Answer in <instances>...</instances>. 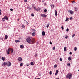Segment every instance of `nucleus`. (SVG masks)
I'll list each match as a JSON object with an SVG mask.
<instances>
[{
	"label": "nucleus",
	"instance_id": "nucleus-1",
	"mask_svg": "<svg viewBox=\"0 0 79 79\" xmlns=\"http://www.w3.org/2000/svg\"><path fill=\"white\" fill-rule=\"evenodd\" d=\"M31 39H32V37H29L26 39V41L29 44H31Z\"/></svg>",
	"mask_w": 79,
	"mask_h": 79
},
{
	"label": "nucleus",
	"instance_id": "nucleus-2",
	"mask_svg": "<svg viewBox=\"0 0 79 79\" xmlns=\"http://www.w3.org/2000/svg\"><path fill=\"white\" fill-rule=\"evenodd\" d=\"M11 52V53H13V49L12 48H9L8 49L7 51V53L8 55H9L10 54V52Z\"/></svg>",
	"mask_w": 79,
	"mask_h": 79
},
{
	"label": "nucleus",
	"instance_id": "nucleus-3",
	"mask_svg": "<svg viewBox=\"0 0 79 79\" xmlns=\"http://www.w3.org/2000/svg\"><path fill=\"white\" fill-rule=\"evenodd\" d=\"M71 77H72V74L71 73L69 74L68 73L66 75V77L68 78V77L69 79H70L71 78Z\"/></svg>",
	"mask_w": 79,
	"mask_h": 79
},
{
	"label": "nucleus",
	"instance_id": "nucleus-4",
	"mask_svg": "<svg viewBox=\"0 0 79 79\" xmlns=\"http://www.w3.org/2000/svg\"><path fill=\"white\" fill-rule=\"evenodd\" d=\"M31 44H34L35 43V39L34 38H32L31 40Z\"/></svg>",
	"mask_w": 79,
	"mask_h": 79
},
{
	"label": "nucleus",
	"instance_id": "nucleus-5",
	"mask_svg": "<svg viewBox=\"0 0 79 79\" xmlns=\"http://www.w3.org/2000/svg\"><path fill=\"white\" fill-rule=\"evenodd\" d=\"M7 64L8 66H10L11 65V63L10 62H7Z\"/></svg>",
	"mask_w": 79,
	"mask_h": 79
},
{
	"label": "nucleus",
	"instance_id": "nucleus-6",
	"mask_svg": "<svg viewBox=\"0 0 79 79\" xmlns=\"http://www.w3.org/2000/svg\"><path fill=\"white\" fill-rule=\"evenodd\" d=\"M40 16H42V17H45L47 16V15L45 14H41Z\"/></svg>",
	"mask_w": 79,
	"mask_h": 79
},
{
	"label": "nucleus",
	"instance_id": "nucleus-7",
	"mask_svg": "<svg viewBox=\"0 0 79 79\" xmlns=\"http://www.w3.org/2000/svg\"><path fill=\"white\" fill-rule=\"evenodd\" d=\"M18 60L19 61H22V58L21 57H19L18 58Z\"/></svg>",
	"mask_w": 79,
	"mask_h": 79
},
{
	"label": "nucleus",
	"instance_id": "nucleus-8",
	"mask_svg": "<svg viewBox=\"0 0 79 79\" xmlns=\"http://www.w3.org/2000/svg\"><path fill=\"white\" fill-rule=\"evenodd\" d=\"M69 12L71 14V15H73V10H70L69 11Z\"/></svg>",
	"mask_w": 79,
	"mask_h": 79
},
{
	"label": "nucleus",
	"instance_id": "nucleus-9",
	"mask_svg": "<svg viewBox=\"0 0 79 79\" xmlns=\"http://www.w3.org/2000/svg\"><path fill=\"white\" fill-rule=\"evenodd\" d=\"M3 64L4 66H6L7 64V62H4Z\"/></svg>",
	"mask_w": 79,
	"mask_h": 79
},
{
	"label": "nucleus",
	"instance_id": "nucleus-10",
	"mask_svg": "<svg viewBox=\"0 0 79 79\" xmlns=\"http://www.w3.org/2000/svg\"><path fill=\"white\" fill-rule=\"evenodd\" d=\"M5 39H6V40L8 39V35H5Z\"/></svg>",
	"mask_w": 79,
	"mask_h": 79
},
{
	"label": "nucleus",
	"instance_id": "nucleus-11",
	"mask_svg": "<svg viewBox=\"0 0 79 79\" xmlns=\"http://www.w3.org/2000/svg\"><path fill=\"white\" fill-rule=\"evenodd\" d=\"M58 70H56V73H55V75H56H56H57V74H58Z\"/></svg>",
	"mask_w": 79,
	"mask_h": 79
},
{
	"label": "nucleus",
	"instance_id": "nucleus-12",
	"mask_svg": "<svg viewBox=\"0 0 79 79\" xmlns=\"http://www.w3.org/2000/svg\"><path fill=\"white\" fill-rule=\"evenodd\" d=\"M20 47L21 48H24V46H23V45H20Z\"/></svg>",
	"mask_w": 79,
	"mask_h": 79
},
{
	"label": "nucleus",
	"instance_id": "nucleus-13",
	"mask_svg": "<svg viewBox=\"0 0 79 79\" xmlns=\"http://www.w3.org/2000/svg\"><path fill=\"white\" fill-rule=\"evenodd\" d=\"M42 34L43 35H45V31H43L42 33Z\"/></svg>",
	"mask_w": 79,
	"mask_h": 79
},
{
	"label": "nucleus",
	"instance_id": "nucleus-14",
	"mask_svg": "<svg viewBox=\"0 0 79 79\" xmlns=\"http://www.w3.org/2000/svg\"><path fill=\"white\" fill-rule=\"evenodd\" d=\"M15 42H16V43H18V42H20V41L19 40H15Z\"/></svg>",
	"mask_w": 79,
	"mask_h": 79
},
{
	"label": "nucleus",
	"instance_id": "nucleus-15",
	"mask_svg": "<svg viewBox=\"0 0 79 79\" xmlns=\"http://www.w3.org/2000/svg\"><path fill=\"white\" fill-rule=\"evenodd\" d=\"M68 60L69 61H71V57H69Z\"/></svg>",
	"mask_w": 79,
	"mask_h": 79
},
{
	"label": "nucleus",
	"instance_id": "nucleus-16",
	"mask_svg": "<svg viewBox=\"0 0 79 79\" xmlns=\"http://www.w3.org/2000/svg\"><path fill=\"white\" fill-rule=\"evenodd\" d=\"M49 25H50V24L49 23H48V24H47V26H46L47 28H48V27H49Z\"/></svg>",
	"mask_w": 79,
	"mask_h": 79
},
{
	"label": "nucleus",
	"instance_id": "nucleus-17",
	"mask_svg": "<svg viewBox=\"0 0 79 79\" xmlns=\"http://www.w3.org/2000/svg\"><path fill=\"white\" fill-rule=\"evenodd\" d=\"M32 36H35V33L33 32L32 33Z\"/></svg>",
	"mask_w": 79,
	"mask_h": 79
},
{
	"label": "nucleus",
	"instance_id": "nucleus-18",
	"mask_svg": "<svg viewBox=\"0 0 79 79\" xmlns=\"http://www.w3.org/2000/svg\"><path fill=\"white\" fill-rule=\"evenodd\" d=\"M57 11L56 10H55V15L56 16H57Z\"/></svg>",
	"mask_w": 79,
	"mask_h": 79
},
{
	"label": "nucleus",
	"instance_id": "nucleus-19",
	"mask_svg": "<svg viewBox=\"0 0 79 79\" xmlns=\"http://www.w3.org/2000/svg\"><path fill=\"white\" fill-rule=\"evenodd\" d=\"M4 19L6 20H8V18L6 16L4 17Z\"/></svg>",
	"mask_w": 79,
	"mask_h": 79
},
{
	"label": "nucleus",
	"instance_id": "nucleus-20",
	"mask_svg": "<svg viewBox=\"0 0 79 79\" xmlns=\"http://www.w3.org/2000/svg\"><path fill=\"white\" fill-rule=\"evenodd\" d=\"M64 51H66V50H66V47H64Z\"/></svg>",
	"mask_w": 79,
	"mask_h": 79
},
{
	"label": "nucleus",
	"instance_id": "nucleus-21",
	"mask_svg": "<svg viewBox=\"0 0 79 79\" xmlns=\"http://www.w3.org/2000/svg\"><path fill=\"white\" fill-rule=\"evenodd\" d=\"M31 65H32V66H33V65H34V62H31Z\"/></svg>",
	"mask_w": 79,
	"mask_h": 79
},
{
	"label": "nucleus",
	"instance_id": "nucleus-22",
	"mask_svg": "<svg viewBox=\"0 0 79 79\" xmlns=\"http://www.w3.org/2000/svg\"><path fill=\"white\" fill-rule=\"evenodd\" d=\"M77 50V48L76 47L74 48V51H76Z\"/></svg>",
	"mask_w": 79,
	"mask_h": 79
},
{
	"label": "nucleus",
	"instance_id": "nucleus-23",
	"mask_svg": "<svg viewBox=\"0 0 79 79\" xmlns=\"http://www.w3.org/2000/svg\"><path fill=\"white\" fill-rule=\"evenodd\" d=\"M5 60V57H2V60L3 61H4Z\"/></svg>",
	"mask_w": 79,
	"mask_h": 79
},
{
	"label": "nucleus",
	"instance_id": "nucleus-24",
	"mask_svg": "<svg viewBox=\"0 0 79 79\" xmlns=\"http://www.w3.org/2000/svg\"><path fill=\"white\" fill-rule=\"evenodd\" d=\"M34 56H35V57H37V54L36 53H35V54Z\"/></svg>",
	"mask_w": 79,
	"mask_h": 79
},
{
	"label": "nucleus",
	"instance_id": "nucleus-25",
	"mask_svg": "<svg viewBox=\"0 0 79 79\" xmlns=\"http://www.w3.org/2000/svg\"><path fill=\"white\" fill-rule=\"evenodd\" d=\"M69 19V18H67L65 20V21H68V20Z\"/></svg>",
	"mask_w": 79,
	"mask_h": 79
},
{
	"label": "nucleus",
	"instance_id": "nucleus-26",
	"mask_svg": "<svg viewBox=\"0 0 79 79\" xmlns=\"http://www.w3.org/2000/svg\"><path fill=\"white\" fill-rule=\"evenodd\" d=\"M75 11H77V8L76 7H75Z\"/></svg>",
	"mask_w": 79,
	"mask_h": 79
},
{
	"label": "nucleus",
	"instance_id": "nucleus-27",
	"mask_svg": "<svg viewBox=\"0 0 79 79\" xmlns=\"http://www.w3.org/2000/svg\"><path fill=\"white\" fill-rule=\"evenodd\" d=\"M47 9H45L44 10V13H46V12H47Z\"/></svg>",
	"mask_w": 79,
	"mask_h": 79
},
{
	"label": "nucleus",
	"instance_id": "nucleus-28",
	"mask_svg": "<svg viewBox=\"0 0 79 79\" xmlns=\"http://www.w3.org/2000/svg\"><path fill=\"white\" fill-rule=\"evenodd\" d=\"M52 71H50V72H49V74H50V75H52Z\"/></svg>",
	"mask_w": 79,
	"mask_h": 79
},
{
	"label": "nucleus",
	"instance_id": "nucleus-29",
	"mask_svg": "<svg viewBox=\"0 0 79 79\" xmlns=\"http://www.w3.org/2000/svg\"><path fill=\"white\" fill-rule=\"evenodd\" d=\"M2 20L3 21H5V18L4 19V18H2Z\"/></svg>",
	"mask_w": 79,
	"mask_h": 79
},
{
	"label": "nucleus",
	"instance_id": "nucleus-30",
	"mask_svg": "<svg viewBox=\"0 0 79 79\" xmlns=\"http://www.w3.org/2000/svg\"><path fill=\"white\" fill-rule=\"evenodd\" d=\"M31 16H34V14H33V13L31 14Z\"/></svg>",
	"mask_w": 79,
	"mask_h": 79
},
{
	"label": "nucleus",
	"instance_id": "nucleus-31",
	"mask_svg": "<svg viewBox=\"0 0 79 79\" xmlns=\"http://www.w3.org/2000/svg\"><path fill=\"white\" fill-rule=\"evenodd\" d=\"M22 27L23 28H24L25 27V26H24V25H22Z\"/></svg>",
	"mask_w": 79,
	"mask_h": 79
},
{
	"label": "nucleus",
	"instance_id": "nucleus-32",
	"mask_svg": "<svg viewBox=\"0 0 79 79\" xmlns=\"http://www.w3.org/2000/svg\"><path fill=\"white\" fill-rule=\"evenodd\" d=\"M20 66H23V63H22L20 64Z\"/></svg>",
	"mask_w": 79,
	"mask_h": 79
},
{
	"label": "nucleus",
	"instance_id": "nucleus-33",
	"mask_svg": "<svg viewBox=\"0 0 79 79\" xmlns=\"http://www.w3.org/2000/svg\"><path fill=\"white\" fill-rule=\"evenodd\" d=\"M67 66H70V64L69 63H68Z\"/></svg>",
	"mask_w": 79,
	"mask_h": 79
},
{
	"label": "nucleus",
	"instance_id": "nucleus-34",
	"mask_svg": "<svg viewBox=\"0 0 79 79\" xmlns=\"http://www.w3.org/2000/svg\"><path fill=\"white\" fill-rule=\"evenodd\" d=\"M57 67V65H55L54 66V68H56Z\"/></svg>",
	"mask_w": 79,
	"mask_h": 79
},
{
	"label": "nucleus",
	"instance_id": "nucleus-35",
	"mask_svg": "<svg viewBox=\"0 0 79 79\" xmlns=\"http://www.w3.org/2000/svg\"><path fill=\"white\" fill-rule=\"evenodd\" d=\"M61 29L62 30H63L64 29V27H63V26L61 27Z\"/></svg>",
	"mask_w": 79,
	"mask_h": 79
},
{
	"label": "nucleus",
	"instance_id": "nucleus-36",
	"mask_svg": "<svg viewBox=\"0 0 79 79\" xmlns=\"http://www.w3.org/2000/svg\"><path fill=\"white\" fill-rule=\"evenodd\" d=\"M72 3H76V2H75V1H72Z\"/></svg>",
	"mask_w": 79,
	"mask_h": 79
},
{
	"label": "nucleus",
	"instance_id": "nucleus-37",
	"mask_svg": "<svg viewBox=\"0 0 79 79\" xmlns=\"http://www.w3.org/2000/svg\"><path fill=\"white\" fill-rule=\"evenodd\" d=\"M66 31H67V32H68V31H69V29L67 28V29H66Z\"/></svg>",
	"mask_w": 79,
	"mask_h": 79
},
{
	"label": "nucleus",
	"instance_id": "nucleus-38",
	"mask_svg": "<svg viewBox=\"0 0 79 79\" xmlns=\"http://www.w3.org/2000/svg\"><path fill=\"white\" fill-rule=\"evenodd\" d=\"M74 36H75V34H73L72 35V37H74Z\"/></svg>",
	"mask_w": 79,
	"mask_h": 79
},
{
	"label": "nucleus",
	"instance_id": "nucleus-39",
	"mask_svg": "<svg viewBox=\"0 0 79 79\" xmlns=\"http://www.w3.org/2000/svg\"><path fill=\"white\" fill-rule=\"evenodd\" d=\"M51 7L52 8H54V5H52H52Z\"/></svg>",
	"mask_w": 79,
	"mask_h": 79
},
{
	"label": "nucleus",
	"instance_id": "nucleus-40",
	"mask_svg": "<svg viewBox=\"0 0 79 79\" xmlns=\"http://www.w3.org/2000/svg\"><path fill=\"white\" fill-rule=\"evenodd\" d=\"M34 9L35 10H36V7H34Z\"/></svg>",
	"mask_w": 79,
	"mask_h": 79
},
{
	"label": "nucleus",
	"instance_id": "nucleus-41",
	"mask_svg": "<svg viewBox=\"0 0 79 79\" xmlns=\"http://www.w3.org/2000/svg\"><path fill=\"white\" fill-rule=\"evenodd\" d=\"M53 50H55V48L54 47H53V48H52Z\"/></svg>",
	"mask_w": 79,
	"mask_h": 79
},
{
	"label": "nucleus",
	"instance_id": "nucleus-42",
	"mask_svg": "<svg viewBox=\"0 0 79 79\" xmlns=\"http://www.w3.org/2000/svg\"><path fill=\"white\" fill-rule=\"evenodd\" d=\"M70 20L73 19V17H70Z\"/></svg>",
	"mask_w": 79,
	"mask_h": 79
},
{
	"label": "nucleus",
	"instance_id": "nucleus-43",
	"mask_svg": "<svg viewBox=\"0 0 79 79\" xmlns=\"http://www.w3.org/2000/svg\"><path fill=\"white\" fill-rule=\"evenodd\" d=\"M60 61H62V58H60Z\"/></svg>",
	"mask_w": 79,
	"mask_h": 79
},
{
	"label": "nucleus",
	"instance_id": "nucleus-44",
	"mask_svg": "<svg viewBox=\"0 0 79 79\" xmlns=\"http://www.w3.org/2000/svg\"><path fill=\"white\" fill-rule=\"evenodd\" d=\"M27 2V0H24V2Z\"/></svg>",
	"mask_w": 79,
	"mask_h": 79
},
{
	"label": "nucleus",
	"instance_id": "nucleus-45",
	"mask_svg": "<svg viewBox=\"0 0 79 79\" xmlns=\"http://www.w3.org/2000/svg\"><path fill=\"white\" fill-rule=\"evenodd\" d=\"M10 10L12 11L13 10L12 9H10Z\"/></svg>",
	"mask_w": 79,
	"mask_h": 79
},
{
	"label": "nucleus",
	"instance_id": "nucleus-46",
	"mask_svg": "<svg viewBox=\"0 0 79 79\" xmlns=\"http://www.w3.org/2000/svg\"><path fill=\"white\" fill-rule=\"evenodd\" d=\"M36 30H35V29H34L33 30V31H34V32H35V31H36Z\"/></svg>",
	"mask_w": 79,
	"mask_h": 79
},
{
	"label": "nucleus",
	"instance_id": "nucleus-47",
	"mask_svg": "<svg viewBox=\"0 0 79 79\" xmlns=\"http://www.w3.org/2000/svg\"><path fill=\"white\" fill-rule=\"evenodd\" d=\"M65 39H68V36H66L65 37Z\"/></svg>",
	"mask_w": 79,
	"mask_h": 79
},
{
	"label": "nucleus",
	"instance_id": "nucleus-48",
	"mask_svg": "<svg viewBox=\"0 0 79 79\" xmlns=\"http://www.w3.org/2000/svg\"><path fill=\"white\" fill-rule=\"evenodd\" d=\"M69 54L70 55H72V52H70Z\"/></svg>",
	"mask_w": 79,
	"mask_h": 79
},
{
	"label": "nucleus",
	"instance_id": "nucleus-49",
	"mask_svg": "<svg viewBox=\"0 0 79 79\" xmlns=\"http://www.w3.org/2000/svg\"><path fill=\"white\" fill-rule=\"evenodd\" d=\"M50 44H52V43L51 42H50Z\"/></svg>",
	"mask_w": 79,
	"mask_h": 79
},
{
	"label": "nucleus",
	"instance_id": "nucleus-50",
	"mask_svg": "<svg viewBox=\"0 0 79 79\" xmlns=\"http://www.w3.org/2000/svg\"><path fill=\"white\" fill-rule=\"evenodd\" d=\"M2 15V13L1 12H0V15Z\"/></svg>",
	"mask_w": 79,
	"mask_h": 79
},
{
	"label": "nucleus",
	"instance_id": "nucleus-51",
	"mask_svg": "<svg viewBox=\"0 0 79 79\" xmlns=\"http://www.w3.org/2000/svg\"><path fill=\"white\" fill-rule=\"evenodd\" d=\"M18 21H19V19H17Z\"/></svg>",
	"mask_w": 79,
	"mask_h": 79
},
{
	"label": "nucleus",
	"instance_id": "nucleus-52",
	"mask_svg": "<svg viewBox=\"0 0 79 79\" xmlns=\"http://www.w3.org/2000/svg\"><path fill=\"white\" fill-rule=\"evenodd\" d=\"M56 79H60V78H57Z\"/></svg>",
	"mask_w": 79,
	"mask_h": 79
},
{
	"label": "nucleus",
	"instance_id": "nucleus-53",
	"mask_svg": "<svg viewBox=\"0 0 79 79\" xmlns=\"http://www.w3.org/2000/svg\"><path fill=\"white\" fill-rule=\"evenodd\" d=\"M27 66H29V65H28V64H27Z\"/></svg>",
	"mask_w": 79,
	"mask_h": 79
},
{
	"label": "nucleus",
	"instance_id": "nucleus-54",
	"mask_svg": "<svg viewBox=\"0 0 79 79\" xmlns=\"http://www.w3.org/2000/svg\"><path fill=\"white\" fill-rule=\"evenodd\" d=\"M36 11H38V9H36Z\"/></svg>",
	"mask_w": 79,
	"mask_h": 79
},
{
	"label": "nucleus",
	"instance_id": "nucleus-55",
	"mask_svg": "<svg viewBox=\"0 0 79 79\" xmlns=\"http://www.w3.org/2000/svg\"><path fill=\"white\" fill-rule=\"evenodd\" d=\"M0 11H2V10H1V9H0Z\"/></svg>",
	"mask_w": 79,
	"mask_h": 79
},
{
	"label": "nucleus",
	"instance_id": "nucleus-56",
	"mask_svg": "<svg viewBox=\"0 0 79 79\" xmlns=\"http://www.w3.org/2000/svg\"><path fill=\"white\" fill-rule=\"evenodd\" d=\"M37 79H40V78H37Z\"/></svg>",
	"mask_w": 79,
	"mask_h": 79
},
{
	"label": "nucleus",
	"instance_id": "nucleus-57",
	"mask_svg": "<svg viewBox=\"0 0 79 79\" xmlns=\"http://www.w3.org/2000/svg\"><path fill=\"white\" fill-rule=\"evenodd\" d=\"M42 2H44V1L43 0V1H42Z\"/></svg>",
	"mask_w": 79,
	"mask_h": 79
}]
</instances>
